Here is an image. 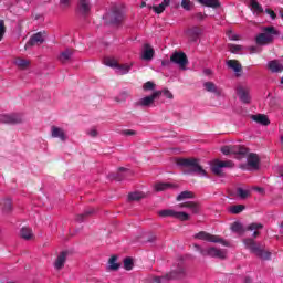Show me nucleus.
<instances>
[{"label": "nucleus", "instance_id": "72a5a7b5", "mask_svg": "<svg viewBox=\"0 0 283 283\" xmlns=\"http://www.w3.org/2000/svg\"><path fill=\"white\" fill-rule=\"evenodd\" d=\"M129 70H132V64H124V65L117 64V66H116V72L119 75L128 74Z\"/></svg>", "mask_w": 283, "mask_h": 283}, {"label": "nucleus", "instance_id": "0eeeda50", "mask_svg": "<svg viewBox=\"0 0 283 283\" xmlns=\"http://www.w3.org/2000/svg\"><path fill=\"white\" fill-rule=\"evenodd\" d=\"M170 63L178 65L180 70H187V65H189V60L187 59V54L185 52H174L170 56Z\"/></svg>", "mask_w": 283, "mask_h": 283}, {"label": "nucleus", "instance_id": "5701e85b", "mask_svg": "<svg viewBox=\"0 0 283 283\" xmlns=\"http://www.w3.org/2000/svg\"><path fill=\"white\" fill-rule=\"evenodd\" d=\"M203 87L207 92L216 94V96H220L222 94V90L218 88V86L213 82H206Z\"/></svg>", "mask_w": 283, "mask_h": 283}, {"label": "nucleus", "instance_id": "473e14b6", "mask_svg": "<svg viewBox=\"0 0 283 283\" xmlns=\"http://www.w3.org/2000/svg\"><path fill=\"white\" fill-rule=\"evenodd\" d=\"M201 6H206V8H220L219 0H198Z\"/></svg>", "mask_w": 283, "mask_h": 283}, {"label": "nucleus", "instance_id": "69168bd1", "mask_svg": "<svg viewBox=\"0 0 283 283\" xmlns=\"http://www.w3.org/2000/svg\"><path fill=\"white\" fill-rule=\"evenodd\" d=\"M280 176L283 178V172H281Z\"/></svg>", "mask_w": 283, "mask_h": 283}, {"label": "nucleus", "instance_id": "f03ea898", "mask_svg": "<svg viewBox=\"0 0 283 283\" xmlns=\"http://www.w3.org/2000/svg\"><path fill=\"white\" fill-rule=\"evenodd\" d=\"M245 249L254 253L260 260H271V251L265 250L261 244L255 243L253 239H244Z\"/></svg>", "mask_w": 283, "mask_h": 283}, {"label": "nucleus", "instance_id": "2f4dec72", "mask_svg": "<svg viewBox=\"0 0 283 283\" xmlns=\"http://www.w3.org/2000/svg\"><path fill=\"white\" fill-rule=\"evenodd\" d=\"M120 269V264L118 263V259L116 256H112L108 260V271H118Z\"/></svg>", "mask_w": 283, "mask_h": 283}, {"label": "nucleus", "instance_id": "c756f323", "mask_svg": "<svg viewBox=\"0 0 283 283\" xmlns=\"http://www.w3.org/2000/svg\"><path fill=\"white\" fill-rule=\"evenodd\" d=\"M252 120H255V123H260V125H269L271 122L269 120V117L266 115H252Z\"/></svg>", "mask_w": 283, "mask_h": 283}, {"label": "nucleus", "instance_id": "7ed1b4c3", "mask_svg": "<svg viewBox=\"0 0 283 283\" xmlns=\"http://www.w3.org/2000/svg\"><path fill=\"white\" fill-rule=\"evenodd\" d=\"M197 251L200 252L203 258H217L218 260H227V250L218 249L216 247L202 248L198 244L195 245Z\"/></svg>", "mask_w": 283, "mask_h": 283}, {"label": "nucleus", "instance_id": "39448f33", "mask_svg": "<svg viewBox=\"0 0 283 283\" xmlns=\"http://www.w3.org/2000/svg\"><path fill=\"white\" fill-rule=\"evenodd\" d=\"M196 240H203L205 242H213L214 244H222V247H229V242L219 235L201 231L195 234Z\"/></svg>", "mask_w": 283, "mask_h": 283}, {"label": "nucleus", "instance_id": "dca6fc26", "mask_svg": "<svg viewBox=\"0 0 283 283\" xmlns=\"http://www.w3.org/2000/svg\"><path fill=\"white\" fill-rule=\"evenodd\" d=\"M80 14L87 17L92 12V2L90 0H80L77 4Z\"/></svg>", "mask_w": 283, "mask_h": 283}, {"label": "nucleus", "instance_id": "de8ad7c7", "mask_svg": "<svg viewBox=\"0 0 283 283\" xmlns=\"http://www.w3.org/2000/svg\"><path fill=\"white\" fill-rule=\"evenodd\" d=\"M3 34H6V22L0 20V41L3 39Z\"/></svg>", "mask_w": 283, "mask_h": 283}, {"label": "nucleus", "instance_id": "412c9836", "mask_svg": "<svg viewBox=\"0 0 283 283\" xmlns=\"http://www.w3.org/2000/svg\"><path fill=\"white\" fill-rule=\"evenodd\" d=\"M20 238L22 240H34V232L32 231V228L23 227L20 229Z\"/></svg>", "mask_w": 283, "mask_h": 283}, {"label": "nucleus", "instance_id": "9d476101", "mask_svg": "<svg viewBox=\"0 0 283 283\" xmlns=\"http://www.w3.org/2000/svg\"><path fill=\"white\" fill-rule=\"evenodd\" d=\"M163 95L161 91H155L151 95L145 96L136 102L137 107H151L154 105L156 98H160Z\"/></svg>", "mask_w": 283, "mask_h": 283}, {"label": "nucleus", "instance_id": "13d9d810", "mask_svg": "<svg viewBox=\"0 0 283 283\" xmlns=\"http://www.w3.org/2000/svg\"><path fill=\"white\" fill-rule=\"evenodd\" d=\"M203 74H206V76H211V74H212L211 69H206V70L203 71Z\"/></svg>", "mask_w": 283, "mask_h": 283}, {"label": "nucleus", "instance_id": "864d4df0", "mask_svg": "<svg viewBox=\"0 0 283 283\" xmlns=\"http://www.w3.org/2000/svg\"><path fill=\"white\" fill-rule=\"evenodd\" d=\"M72 0H60V4L62 8H70V3Z\"/></svg>", "mask_w": 283, "mask_h": 283}, {"label": "nucleus", "instance_id": "4c0bfd02", "mask_svg": "<svg viewBox=\"0 0 283 283\" xmlns=\"http://www.w3.org/2000/svg\"><path fill=\"white\" fill-rule=\"evenodd\" d=\"M129 98V93L127 91H124L118 94V96L115 97L116 103H125Z\"/></svg>", "mask_w": 283, "mask_h": 283}, {"label": "nucleus", "instance_id": "c9c22d12", "mask_svg": "<svg viewBox=\"0 0 283 283\" xmlns=\"http://www.w3.org/2000/svg\"><path fill=\"white\" fill-rule=\"evenodd\" d=\"M237 195L239 196V198H249L251 196V190L249 188H238L237 189Z\"/></svg>", "mask_w": 283, "mask_h": 283}, {"label": "nucleus", "instance_id": "5fc2aeb1", "mask_svg": "<svg viewBox=\"0 0 283 283\" xmlns=\"http://www.w3.org/2000/svg\"><path fill=\"white\" fill-rule=\"evenodd\" d=\"M266 14H270L271 19H276V14H275V11L274 10H271V9H266L265 10Z\"/></svg>", "mask_w": 283, "mask_h": 283}, {"label": "nucleus", "instance_id": "a19ab883", "mask_svg": "<svg viewBox=\"0 0 283 283\" xmlns=\"http://www.w3.org/2000/svg\"><path fill=\"white\" fill-rule=\"evenodd\" d=\"M143 90L144 92H154V90H156V84L154 82L148 81L143 85Z\"/></svg>", "mask_w": 283, "mask_h": 283}, {"label": "nucleus", "instance_id": "c03bdc74", "mask_svg": "<svg viewBox=\"0 0 283 283\" xmlns=\"http://www.w3.org/2000/svg\"><path fill=\"white\" fill-rule=\"evenodd\" d=\"M118 174L123 177V178H127V176H132V174H134L132 170L120 167L118 169Z\"/></svg>", "mask_w": 283, "mask_h": 283}, {"label": "nucleus", "instance_id": "f8f14e48", "mask_svg": "<svg viewBox=\"0 0 283 283\" xmlns=\"http://www.w3.org/2000/svg\"><path fill=\"white\" fill-rule=\"evenodd\" d=\"M185 275V270L179 269L178 272L172 271L169 274H166L164 276H155L154 282L155 283H167L169 280H178L179 277H182Z\"/></svg>", "mask_w": 283, "mask_h": 283}, {"label": "nucleus", "instance_id": "a18cd8bd", "mask_svg": "<svg viewBox=\"0 0 283 283\" xmlns=\"http://www.w3.org/2000/svg\"><path fill=\"white\" fill-rule=\"evenodd\" d=\"M3 211L4 213H10V211H12V201L10 199L4 200Z\"/></svg>", "mask_w": 283, "mask_h": 283}, {"label": "nucleus", "instance_id": "9b49d317", "mask_svg": "<svg viewBox=\"0 0 283 283\" xmlns=\"http://www.w3.org/2000/svg\"><path fill=\"white\" fill-rule=\"evenodd\" d=\"M247 151H248L247 148L242 146H223L221 148V153L224 156H231L232 154L234 156H245Z\"/></svg>", "mask_w": 283, "mask_h": 283}, {"label": "nucleus", "instance_id": "0e129e2a", "mask_svg": "<svg viewBox=\"0 0 283 283\" xmlns=\"http://www.w3.org/2000/svg\"><path fill=\"white\" fill-rule=\"evenodd\" d=\"M276 169H277L279 171H282V168H280V167H277Z\"/></svg>", "mask_w": 283, "mask_h": 283}, {"label": "nucleus", "instance_id": "6ab92c4d", "mask_svg": "<svg viewBox=\"0 0 283 283\" xmlns=\"http://www.w3.org/2000/svg\"><path fill=\"white\" fill-rule=\"evenodd\" d=\"M178 185L169 182H157L154 186L155 191H169V189H177Z\"/></svg>", "mask_w": 283, "mask_h": 283}, {"label": "nucleus", "instance_id": "680f3d73", "mask_svg": "<svg viewBox=\"0 0 283 283\" xmlns=\"http://www.w3.org/2000/svg\"><path fill=\"white\" fill-rule=\"evenodd\" d=\"M77 221H78V222H82V221H83V214L77 216Z\"/></svg>", "mask_w": 283, "mask_h": 283}, {"label": "nucleus", "instance_id": "09e8293b", "mask_svg": "<svg viewBox=\"0 0 283 283\" xmlns=\"http://www.w3.org/2000/svg\"><path fill=\"white\" fill-rule=\"evenodd\" d=\"M181 8H184V10H191V0H182Z\"/></svg>", "mask_w": 283, "mask_h": 283}, {"label": "nucleus", "instance_id": "6e6d98bb", "mask_svg": "<svg viewBox=\"0 0 283 283\" xmlns=\"http://www.w3.org/2000/svg\"><path fill=\"white\" fill-rule=\"evenodd\" d=\"M125 136H136V130L126 129L124 130Z\"/></svg>", "mask_w": 283, "mask_h": 283}, {"label": "nucleus", "instance_id": "37998d69", "mask_svg": "<svg viewBox=\"0 0 283 283\" xmlns=\"http://www.w3.org/2000/svg\"><path fill=\"white\" fill-rule=\"evenodd\" d=\"M231 231H233V233H242V231H243L242 223H240V222L232 223Z\"/></svg>", "mask_w": 283, "mask_h": 283}, {"label": "nucleus", "instance_id": "4be33fe9", "mask_svg": "<svg viewBox=\"0 0 283 283\" xmlns=\"http://www.w3.org/2000/svg\"><path fill=\"white\" fill-rule=\"evenodd\" d=\"M249 8L253 14H262L264 12V9L258 0H249Z\"/></svg>", "mask_w": 283, "mask_h": 283}, {"label": "nucleus", "instance_id": "393cba45", "mask_svg": "<svg viewBox=\"0 0 283 283\" xmlns=\"http://www.w3.org/2000/svg\"><path fill=\"white\" fill-rule=\"evenodd\" d=\"M268 69L270 72H274V73L283 72V64L280 63V61L277 60H273L268 63Z\"/></svg>", "mask_w": 283, "mask_h": 283}, {"label": "nucleus", "instance_id": "4468645a", "mask_svg": "<svg viewBox=\"0 0 283 283\" xmlns=\"http://www.w3.org/2000/svg\"><path fill=\"white\" fill-rule=\"evenodd\" d=\"M45 43V32H38L35 34H33L31 36V39L29 40V43L25 44V50H28V48H32L34 45H41Z\"/></svg>", "mask_w": 283, "mask_h": 283}, {"label": "nucleus", "instance_id": "e2e57ef3", "mask_svg": "<svg viewBox=\"0 0 283 283\" xmlns=\"http://www.w3.org/2000/svg\"><path fill=\"white\" fill-rule=\"evenodd\" d=\"M281 143L283 144V135L281 136Z\"/></svg>", "mask_w": 283, "mask_h": 283}, {"label": "nucleus", "instance_id": "a211bd4d", "mask_svg": "<svg viewBox=\"0 0 283 283\" xmlns=\"http://www.w3.org/2000/svg\"><path fill=\"white\" fill-rule=\"evenodd\" d=\"M66 261H67V252H61L54 262V269L56 271H61V269L65 266Z\"/></svg>", "mask_w": 283, "mask_h": 283}, {"label": "nucleus", "instance_id": "7c9ffc66", "mask_svg": "<svg viewBox=\"0 0 283 283\" xmlns=\"http://www.w3.org/2000/svg\"><path fill=\"white\" fill-rule=\"evenodd\" d=\"M264 226H262V223H251L250 226H248L247 231H254L253 232V237L258 238V235H260V229H263Z\"/></svg>", "mask_w": 283, "mask_h": 283}, {"label": "nucleus", "instance_id": "1a4fd4ad", "mask_svg": "<svg viewBox=\"0 0 283 283\" xmlns=\"http://www.w3.org/2000/svg\"><path fill=\"white\" fill-rule=\"evenodd\" d=\"M224 167L228 169L233 168V161H231V160L222 161L220 159H216L211 164V171L216 176H222V169H224Z\"/></svg>", "mask_w": 283, "mask_h": 283}, {"label": "nucleus", "instance_id": "8fccbe9b", "mask_svg": "<svg viewBox=\"0 0 283 283\" xmlns=\"http://www.w3.org/2000/svg\"><path fill=\"white\" fill-rule=\"evenodd\" d=\"M227 34L230 41H240V35L233 33L232 31H229Z\"/></svg>", "mask_w": 283, "mask_h": 283}, {"label": "nucleus", "instance_id": "49530a36", "mask_svg": "<svg viewBox=\"0 0 283 283\" xmlns=\"http://www.w3.org/2000/svg\"><path fill=\"white\" fill-rule=\"evenodd\" d=\"M229 50H230V52H232V54H238V52H241L242 45L230 44Z\"/></svg>", "mask_w": 283, "mask_h": 283}, {"label": "nucleus", "instance_id": "2eb2a0df", "mask_svg": "<svg viewBox=\"0 0 283 283\" xmlns=\"http://www.w3.org/2000/svg\"><path fill=\"white\" fill-rule=\"evenodd\" d=\"M247 163H248L249 169H254V170L260 169V156H258V154L250 153L247 156Z\"/></svg>", "mask_w": 283, "mask_h": 283}, {"label": "nucleus", "instance_id": "6e6552de", "mask_svg": "<svg viewBox=\"0 0 283 283\" xmlns=\"http://www.w3.org/2000/svg\"><path fill=\"white\" fill-rule=\"evenodd\" d=\"M24 118L21 114H0V123L4 125H19L23 123Z\"/></svg>", "mask_w": 283, "mask_h": 283}, {"label": "nucleus", "instance_id": "58836bf2", "mask_svg": "<svg viewBox=\"0 0 283 283\" xmlns=\"http://www.w3.org/2000/svg\"><path fill=\"white\" fill-rule=\"evenodd\" d=\"M193 198V192L191 191H182L181 193L178 195L177 200L180 202V200H188Z\"/></svg>", "mask_w": 283, "mask_h": 283}, {"label": "nucleus", "instance_id": "423d86ee", "mask_svg": "<svg viewBox=\"0 0 283 283\" xmlns=\"http://www.w3.org/2000/svg\"><path fill=\"white\" fill-rule=\"evenodd\" d=\"M158 216H160V218H175L176 220H180L181 222H187V220H189V213L176 211L174 209L160 210L158 212Z\"/></svg>", "mask_w": 283, "mask_h": 283}, {"label": "nucleus", "instance_id": "cd10ccee", "mask_svg": "<svg viewBox=\"0 0 283 283\" xmlns=\"http://www.w3.org/2000/svg\"><path fill=\"white\" fill-rule=\"evenodd\" d=\"M227 65L230 67V70H233L235 74H238V72H242V64L238 62V60H229Z\"/></svg>", "mask_w": 283, "mask_h": 283}, {"label": "nucleus", "instance_id": "603ef678", "mask_svg": "<svg viewBox=\"0 0 283 283\" xmlns=\"http://www.w3.org/2000/svg\"><path fill=\"white\" fill-rule=\"evenodd\" d=\"M88 136H91L92 138H96V136H98V130H96V128H91L88 130Z\"/></svg>", "mask_w": 283, "mask_h": 283}, {"label": "nucleus", "instance_id": "3c124183", "mask_svg": "<svg viewBox=\"0 0 283 283\" xmlns=\"http://www.w3.org/2000/svg\"><path fill=\"white\" fill-rule=\"evenodd\" d=\"M161 92V94H164V96L166 97V98H174V94L171 93V92H169V90H164V91H160Z\"/></svg>", "mask_w": 283, "mask_h": 283}, {"label": "nucleus", "instance_id": "338daca9", "mask_svg": "<svg viewBox=\"0 0 283 283\" xmlns=\"http://www.w3.org/2000/svg\"><path fill=\"white\" fill-rule=\"evenodd\" d=\"M281 227L283 228V222H282Z\"/></svg>", "mask_w": 283, "mask_h": 283}, {"label": "nucleus", "instance_id": "052dcab7", "mask_svg": "<svg viewBox=\"0 0 283 283\" xmlns=\"http://www.w3.org/2000/svg\"><path fill=\"white\" fill-rule=\"evenodd\" d=\"M91 213H94V209L87 210V211L85 212L86 216H91Z\"/></svg>", "mask_w": 283, "mask_h": 283}, {"label": "nucleus", "instance_id": "aec40b11", "mask_svg": "<svg viewBox=\"0 0 283 283\" xmlns=\"http://www.w3.org/2000/svg\"><path fill=\"white\" fill-rule=\"evenodd\" d=\"M142 59L143 61H151V59H154V48H151V45L144 44Z\"/></svg>", "mask_w": 283, "mask_h": 283}, {"label": "nucleus", "instance_id": "f3484780", "mask_svg": "<svg viewBox=\"0 0 283 283\" xmlns=\"http://www.w3.org/2000/svg\"><path fill=\"white\" fill-rule=\"evenodd\" d=\"M51 136L52 138H60L62 143H65V140H67V135L65 134V130H63V128L61 127L52 126Z\"/></svg>", "mask_w": 283, "mask_h": 283}, {"label": "nucleus", "instance_id": "20e7f679", "mask_svg": "<svg viewBox=\"0 0 283 283\" xmlns=\"http://www.w3.org/2000/svg\"><path fill=\"white\" fill-rule=\"evenodd\" d=\"M277 30L273 27H266L263 29V32L256 35L255 43L256 45H269L274 41V36H277Z\"/></svg>", "mask_w": 283, "mask_h": 283}, {"label": "nucleus", "instance_id": "bf43d9fd", "mask_svg": "<svg viewBox=\"0 0 283 283\" xmlns=\"http://www.w3.org/2000/svg\"><path fill=\"white\" fill-rule=\"evenodd\" d=\"M255 191H258L259 193H264V189L263 188H260V187H256L254 188Z\"/></svg>", "mask_w": 283, "mask_h": 283}, {"label": "nucleus", "instance_id": "bb28decb", "mask_svg": "<svg viewBox=\"0 0 283 283\" xmlns=\"http://www.w3.org/2000/svg\"><path fill=\"white\" fill-rule=\"evenodd\" d=\"M14 65H17V67H19V70H28L30 67V60L17 57L14 60Z\"/></svg>", "mask_w": 283, "mask_h": 283}, {"label": "nucleus", "instance_id": "a878e982", "mask_svg": "<svg viewBox=\"0 0 283 283\" xmlns=\"http://www.w3.org/2000/svg\"><path fill=\"white\" fill-rule=\"evenodd\" d=\"M171 6V0H163V2L159 6L153 7L154 12L156 14H163L165 12V9L169 8Z\"/></svg>", "mask_w": 283, "mask_h": 283}, {"label": "nucleus", "instance_id": "c85d7f7f", "mask_svg": "<svg viewBox=\"0 0 283 283\" xmlns=\"http://www.w3.org/2000/svg\"><path fill=\"white\" fill-rule=\"evenodd\" d=\"M74 54V51L66 49L64 52H62L59 56V60L61 63H67L72 59V55Z\"/></svg>", "mask_w": 283, "mask_h": 283}, {"label": "nucleus", "instance_id": "e433bc0d", "mask_svg": "<svg viewBox=\"0 0 283 283\" xmlns=\"http://www.w3.org/2000/svg\"><path fill=\"white\" fill-rule=\"evenodd\" d=\"M145 197H146L145 192H132L128 195V200L137 201V200H143V198Z\"/></svg>", "mask_w": 283, "mask_h": 283}, {"label": "nucleus", "instance_id": "b1692460", "mask_svg": "<svg viewBox=\"0 0 283 283\" xmlns=\"http://www.w3.org/2000/svg\"><path fill=\"white\" fill-rule=\"evenodd\" d=\"M179 208H186L191 211V213H200V206L193 201H187L178 206Z\"/></svg>", "mask_w": 283, "mask_h": 283}, {"label": "nucleus", "instance_id": "ea45409f", "mask_svg": "<svg viewBox=\"0 0 283 283\" xmlns=\"http://www.w3.org/2000/svg\"><path fill=\"white\" fill-rule=\"evenodd\" d=\"M104 65H107V67H118V62L115 59L106 57L104 60Z\"/></svg>", "mask_w": 283, "mask_h": 283}, {"label": "nucleus", "instance_id": "f257e3e1", "mask_svg": "<svg viewBox=\"0 0 283 283\" xmlns=\"http://www.w3.org/2000/svg\"><path fill=\"white\" fill-rule=\"evenodd\" d=\"M179 167H187L192 174L201 176L202 178L207 177V170L200 165V160L196 158H180L177 160Z\"/></svg>", "mask_w": 283, "mask_h": 283}, {"label": "nucleus", "instance_id": "4d7b16f0", "mask_svg": "<svg viewBox=\"0 0 283 283\" xmlns=\"http://www.w3.org/2000/svg\"><path fill=\"white\" fill-rule=\"evenodd\" d=\"M169 63H171L169 60H164L161 62L163 67H168Z\"/></svg>", "mask_w": 283, "mask_h": 283}, {"label": "nucleus", "instance_id": "f704fd0d", "mask_svg": "<svg viewBox=\"0 0 283 283\" xmlns=\"http://www.w3.org/2000/svg\"><path fill=\"white\" fill-rule=\"evenodd\" d=\"M245 209L244 205H237V206H231L228 208V211L232 213L233 216H238V213H242V211Z\"/></svg>", "mask_w": 283, "mask_h": 283}, {"label": "nucleus", "instance_id": "79ce46f5", "mask_svg": "<svg viewBox=\"0 0 283 283\" xmlns=\"http://www.w3.org/2000/svg\"><path fill=\"white\" fill-rule=\"evenodd\" d=\"M124 269L126 271H132L134 269V261L132 260V258H126L124 260Z\"/></svg>", "mask_w": 283, "mask_h": 283}, {"label": "nucleus", "instance_id": "ddd939ff", "mask_svg": "<svg viewBox=\"0 0 283 283\" xmlns=\"http://www.w3.org/2000/svg\"><path fill=\"white\" fill-rule=\"evenodd\" d=\"M237 94L242 103H251V88L244 84L237 86Z\"/></svg>", "mask_w": 283, "mask_h": 283}]
</instances>
